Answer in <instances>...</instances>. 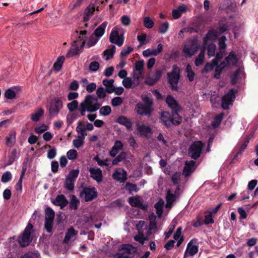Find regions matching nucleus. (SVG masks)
Returning a JSON list of instances; mask_svg holds the SVG:
<instances>
[{"mask_svg":"<svg viewBox=\"0 0 258 258\" xmlns=\"http://www.w3.org/2000/svg\"><path fill=\"white\" fill-rule=\"evenodd\" d=\"M220 56L219 54H217L216 58L212 60V62L211 63V70L213 69L215 67V74L214 77L216 79L219 78L221 71L227 65L228 66H234L237 62V58L236 55L233 51L231 52L228 56L226 57L225 60L226 62L224 61L221 62L220 63Z\"/></svg>","mask_w":258,"mask_h":258,"instance_id":"1","label":"nucleus"},{"mask_svg":"<svg viewBox=\"0 0 258 258\" xmlns=\"http://www.w3.org/2000/svg\"><path fill=\"white\" fill-rule=\"evenodd\" d=\"M160 119L162 123L167 128H169L172 125L177 126L182 120V117L179 114H170L168 111L162 112L160 116Z\"/></svg>","mask_w":258,"mask_h":258,"instance_id":"2","label":"nucleus"},{"mask_svg":"<svg viewBox=\"0 0 258 258\" xmlns=\"http://www.w3.org/2000/svg\"><path fill=\"white\" fill-rule=\"evenodd\" d=\"M75 32L77 34L79 33V36L72 44V47L74 48H72L70 50L72 55H76L79 53L80 50L84 47L86 40V30L81 31L79 32L78 30H76Z\"/></svg>","mask_w":258,"mask_h":258,"instance_id":"3","label":"nucleus"},{"mask_svg":"<svg viewBox=\"0 0 258 258\" xmlns=\"http://www.w3.org/2000/svg\"><path fill=\"white\" fill-rule=\"evenodd\" d=\"M33 231V225L29 222L24 231L18 238V242L22 247L28 246L32 240L31 234Z\"/></svg>","mask_w":258,"mask_h":258,"instance_id":"4","label":"nucleus"},{"mask_svg":"<svg viewBox=\"0 0 258 258\" xmlns=\"http://www.w3.org/2000/svg\"><path fill=\"white\" fill-rule=\"evenodd\" d=\"M167 76L171 90L178 91V83L180 78L179 70L178 67L174 66L173 71L171 73H168Z\"/></svg>","mask_w":258,"mask_h":258,"instance_id":"5","label":"nucleus"},{"mask_svg":"<svg viewBox=\"0 0 258 258\" xmlns=\"http://www.w3.org/2000/svg\"><path fill=\"white\" fill-rule=\"evenodd\" d=\"M204 144L200 141L193 142L188 150V154L192 159H197L201 155Z\"/></svg>","mask_w":258,"mask_h":258,"instance_id":"6","label":"nucleus"},{"mask_svg":"<svg viewBox=\"0 0 258 258\" xmlns=\"http://www.w3.org/2000/svg\"><path fill=\"white\" fill-rule=\"evenodd\" d=\"M62 107L63 103L60 98L51 99L48 108L49 116L50 117L57 116Z\"/></svg>","mask_w":258,"mask_h":258,"instance_id":"7","label":"nucleus"},{"mask_svg":"<svg viewBox=\"0 0 258 258\" xmlns=\"http://www.w3.org/2000/svg\"><path fill=\"white\" fill-rule=\"evenodd\" d=\"M210 224V211L207 210L204 212H201L197 217V220L192 222V226L198 228L203 224Z\"/></svg>","mask_w":258,"mask_h":258,"instance_id":"8","label":"nucleus"},{"mask_svg":"<svg viewBox=\"0 0 258 258\" xmlns=\"http://www.w3.org/2000/svg\"><path fill=\"white\" fill-rule=\"evenodd\" d=\"M209 40H210V30H209L207 31V34L204 38V41L206 44V49H203V50H202L200 54H199V55L198 56V57H197L195 59V64L197 67H199L200 65L202 64L204 62L205 50H207V54L208 56L210 57V45L207 44Z\"/></svg>","mask_w":258,"mask_h":258,"instance_id":"9","label":"nucleus"},{"mask_svg":"<svg viewBox=\"0 0 258 258\" xmlns=\"http://www.w3.org/2000/svg\"><path fill=\"white\" fill-rule=\"evenodd\" d=\"M199 47L198 41L197 38L190 40L184 46L183 52L186 55L190 56L195 54Z\"/></svg>","mask_w":258,"mask_h":258,"instance_id":"10","label":"nucleus"},{"mask_svg":"<svg viewBox=\"0 0 258 258\" xmlns=\"http://www.w3.org/2000/svg\"><path fill=\"white\" fill-rule=\"evenodd\" d=\"M79 171L78 170H72L69 173L64 182V187L70 191L74 188V182L78 176Z\"/></svg>","mask_w":258,"mask_h":258,"instance_id":"11","label":"nucleus"},{"mask_svg":"<svg viewBox=\"0 0 258 258\" xmlns=\"http://www.w3.org/2000/svg\"><path fill=\"white\" fill-rule=\"evenodd\" d=\"M84 196V201L86 202H90L96 198L98 192L94 187H85L80 192V196Z\"/></svg>","mask_w":258,"mask_h":258,"instance_id":"12","label":"nucleus"},{"mask_svg":"<svg viewBox=\"0 0 258 258\" xmlns=\"http://www.w3.org/2000/svg\"><path fill=\"white\" fill-rule=\"evenodd\" d=\"M109 41L110 43L115 44L118 46H121L123 43L124 39L122 37L119 36L118 28L114 27L109 36Z\"/></svg>","mask_w":258,"mask_h":258,"instance_id":"13","label":"nucleus"},{"mask_svg":"<svg viewBox=\"0 0 258 258\" xmlns=\"http://www.w3.org/2000/svg\"><path fill=\"white\" fill-rule=\"evenodd\" d=\"M231 23L228 22L222 21L220 22L219 27L217 30L211 29V39L212 38H217L220 34L226 31L227 28L230 27Z\"/></svg>","mask_w":258,"mask_h":258,"instance_id":"14","label":"nucleus"},{"mask_svg":"<svg viewBox=\"0 0 258 258\" xmlns=\"http://www.w3.org/2000/svg\"><path fill=\"white\" fill-rule=\"evenodd\" d=\"M135 110L136 113L140 115L150 116L154 110V108H150L142 103H138L136 105Z\"/></svg>","mask_w":258,"mask_h":258,"instance_id":"15","label":"nucleus"},{"mask_svg":"<svg viewBox=\"0 0 258 258\" xmlns=\"http://www.w3.org/2000/svg\"><path fill=\"white\" fill-rule=\"evenodd\" d=\"M166 102L171 108V112L174 114H178L181 108L177 101L171 95H168L166 98Z\"/></svg>","mask_w":258,"mask_h":258,"instance_id":"16","label":"nucleus"},{"mask_svg":"<svg viewBox=\"0 0 258 258\" xmlns=\"http://www.w3.org/2000/svg\"><path fill=\"white\" fill-rule=\"evenodd\" d=\"M235 99V95L233 90H230L222 98V106L223 109L228 108L229 105L232 104Z\"/></svg>","mask_w":258,"mask_h":258,"instance_id":"17","label":"nucleus"},{"mask_svg":"<svg viewBox=\"0 0 258 258\" xmlns=\"http://www.w3.org/2000/svg\"><path fill=\"white\" fill-rule=\"evenodd\" d=\"M90 177L96 180L97 183H100L103 180L102 171L99 168L91 167L89 169Z\"/></svg>","mask_w":258,"mask_h":258,"instance_id":"18","label":"nucleus"},{"mask_svg":"<svg viewBox=\"0 0 258 258\" xmlns=\"http://www.w3.org/2000/svg\"><path fill=\"white\" fill-rule=\"evenodd\" d=\"M52 203L57 206H59L61 209H63L68 204L69 202L63 195H58L56 196Z\"/></svg>","mask_w":258,"mask_h":258,"instance_id":"19","label":"nucleus"},{"mask_svg":"<svg viewBox=\"0 0 258 258\" xmlns=\"http://www.w3.org/2000/svg\"><path fill=\"white\" fill-rule=\"evenodd\" d=\"M196 162L194 160L186 161L183 170V174L185 176H188L195 170Z\"/></svg>","mask_w":258,"mask_h":258,"instance_id":"20","label":"nucleus"},{"mask_svg":"<svg viewBox=\"0 0 258 258\" xmlns=\"http://www.w3.org/2000/svg\"><path fill=\"white\" fill-rule=\"evenodd\" d=\"M199 250V247L197 245L191 244L190 241L187 245L186 250L184 253L183 258H187L188 256H194L197 254Z\"/></svg>","mask_w":258,"mask_h":258,"instance_id":"21","label":"nucleus"},{"mask_svg":"<svg viewBox=\"0 0 258 258\" xmlns=\"http://www.w3.org/2000/svg\"><path fill=\"white\" fill-rule=\"evenodd\" d=\"M116 122L125 126L128 131L132 130V122L130 119L124 116H119L116 121Z\"/></svg>","mask_w":258,"mask_h":258,"instance_id":"22","label":"nucleus"},{"mask_svg":"<svg viewBox=\"0 0 258 258\" xmlns=\"http://www.w3.org/2000/svg\"><path fill=\"white\" fill-rule=\"evenodd\" d=\"M123 145L121 141H116L114 142V146L112 147L109 152V155L111 157H115L118 153L120 150H122Z\"/></svg>","mask_w":258,"mask_h":258,"instance_id":"23","label":"nucleus"},{"mask_svg":"<svg viewBox=\"0 0 258 258\" xmlns=\"http://www.w3.org/2000/svg\"><path fill=\"white\" fill-rule=\"evenodd\" d=\"M107 24L108 22L104 21L94 30L93 34L96 37L99 39L103 36Z\"/></svg>","mask_w":258,"mask_h":258,"instance_id":"24","label":"nucleus"},{"mask_svg":"<svg viewBox=\"0 0 258 258\" xmlns=\"http://www.w3.org/2000/svg\"><path fill=\"white\" fill-rule=\"evenodd\" d=\"M114 81L113 79L107 80L104 79L102 81L103 85L105 87L104 88L107 93L110 94L114 92Z\"/></svg>","mask_w":258,"mask_h":258,"instance_id":"25","label":"nucleus"},{"mask_svg":"<svg viewBox=\"0 0 258 258\" xmlns=\"http://www.w3.org/2000/svg\"><path fill=\"white\" fill-rule=\"evenodd\" d=\"M126 172L122 169L121 172L115 171L112 174L113 178L120 182H124L126 179Z\"/></svg>","mask_w":258,"mask_h":258,"instance_id":"26","label":"nucleus"},{"mask_svg":"<svg viewBox=\"0 0 258 258\" xmlns=\"http://www.w3.org/2000/svg\"><path fill=\"white\" fill-rule=\"evenodd\" d=\"M16 132L11 131L6 137V145L8 147H12L16 143Z\"/></svg>","mask_w":258,"mask_h":258,"instance_id":"27","label":"nucleus"},{"mask_svg":"<svg viewBox=\"0 0 258 258\" xmlns=\"http://www.w3.org/2000/svg\"><path fill=\"white\" fill-rule=\"evenodd\" d=\"M77 234V231L75 230L73 227H70L66 233L65 236L63 240V242L66 243H68V242Z\"/></svg>","mask_w":258,"mask_h":258,"instance_id":"28","label":"nucleus"},{"mask_svg":"<svg viewBox=\"0 0 258 258\" xmlns=\"http://www.w3.org/2000/svg\"><path fill=\"white\" fill-rule=\"evenodd\" d=\"M177 196L175 194H173L170 190H168L166 195V208H171L173 203L175 201Z\"/></svg>","mask_w":258,"mask_h":258,"instance_id":"29","label":"nucleus"},{"mask_svg":"<svg viewBox=\"0 0 258 258\" xmlns=\"http://www.w3.org/2000/svg\"><path fill=\"white\" fill-rule=\"evenodd\" d=\"M44 114V110L42 108H38L36 111L31 114V119L33 121L37 122Z\"/></svg>","mask_w":258,"mask_h":258,"instance_id":"30","label":"nucleus"},{"mask_svg":"<svg viewBox=\"0 0 258 258\" xmlns=\"http://www.w3.org/2000/svg\"><path fill=\"white\" fill-rule=\"evenodd\" d=\"M80 204L79 200L77 198L76 196L72 195L71 197L69 208L71 210H76L78 209Z\"/></svg>","mask_w":258,"mask_h":258,"instance_id":"31","label":"nucleus"},{"mask_svg":"<svg viewBox=\"0 0 258 258\" xmlns=\"http://www.w3.org/2000/svg\"><path fill=\"white\" fill-rule=\"evenodd\" d=\"M18 151L16 149H13L11 154L8 156V162L7 163V165H12L15 160L18 158Z\"/></svg>","mask_w":258,"mask_h":258,"instance_id":"32","label":"nucleus"},{"mask_svg":"<svg viewBox=\"0 0 258 258\" xmlns=\"http://www.w3.org/2000/svg\"><path fill=\"white\" fill-rule=\"evenodd\" d=\"M115 50L116 47L114 45H110L109 48L106 49L103 52L104 55H106V60H108L113 57Z\"/></svg>","mask_w":258,"mask_h":258,"instance_id":"33","label":"nucleus"},{"mask_svg":"<svg viewBox=\"0 0 258 258\" xmlns=\"http://www.w3.org/2000/svg\"><path fill=\"white\" fill-rule=\"evenodd\" d=\"M64 59L63 56H60L57 58L56 61L53 64V67L55 71L58 72L61 70Z\"/></svg>","mask_w":258,"mask_h":258,"instance_id":"34","label":"nucleus"},{"mask_svg":"<svg viewBox=\"0 0 258 258\" xmlns=\"http://www.w3.org/2000/svg\"><path fill=\"white\" fill-rule=\"evenodd\" d=\"M76 131L78 133L80 134V136H78L79 138H82L83 139H84L87 134L85 133V127L82 122H79L78 125L76 128Z\"/></svg>","mask_w":258,"mask_h":258,"instance_id":"35","label":"nucleus"},{"mask_svg":"<svg viewBox=\"0 0 258 258\" xmlns=\"http://www.w3.org/2000/svg\"><path fill=\"white\" fill-rule=\"evenodd\" d=\"M126 153L125 152H121L118 156H117L112 161L113 165H118V163L125 160L126 158Z\"/></svg>","mask_w":258,"mask_h":258,"instance_id":"36","label":"nucleus"},{"mask_svg":"<svg viewBox=\"0 0 258 258\" xmlns=\"http://www.w3.org/2000/svg\"><path fill=\"white\" fill-rule=\"evenodd\" d=\"M45 219L54 220L55 213L50 207H48L45 210Z\"/></svg>","mask_w":258,"mask_h":258,"instance_id":"37","label":"nucleus"},{"mask_svg":"<svg viewBox=\"0 0 258 258\" xmlns=\"http://www.w3.org/2000/svg\"><path fill=\"white\" fill-rule=\"evenodd\" d=\"M144 67V61L143 60H138L135 63V70L138 72L137 74H142Z\"/></svg>","mask_w":258,"mask_h":258,"instance_id":"38","label":"nucleus"},{"mask_svg":"<svg viewBox=\"0 0 258 258\" xmlns=\"http://www.w3.org/2000/svg\"><path fill=\"white\" fill-rule=\"evenodd\" d=\"M141 202L140 197L138 196L132 197L128 199V203L132 207L138 208Z\"/></svg>","mask_w":258,"mask_h":258,"instance_id":"39","label":"nucleus"},{"mask_svg":"<svg viewBox=\"0 0 258 258\" xmlns=\"http://www.w3.org/2000/svg\"><path fill=\"white\" fill-rule=\"evenodd\" d=\"M90 102L88 99H84V100L81 103L80 105V112L81 116H84L85 115V112L88 111L87 106L86 104H89Z\"/></svg>","mask_w":258,"mask_h":258,"instance_id":"40","label":"nucleus"},{"mask_svg":"<svg viewBox=\"0 0 258 258\" xmlns=\"http://www.w3.org/2000/svg\"><path fill=\"white\" fill-rule=\"evenodd\" d=\"M185 72L187 73V77L188 78L189 81L192 82V81H194L195 74L194 72L192 70L191 67L189 64H188L186 66Z\"/></svg>","mask_w":258,"mask_h":258,"instance_id":"41","label":"nucleus"},{"mask_svg":"<svg viewBox=\"0 0 258 258\" xmlns=\"http://www.w3.org/2000/svg\"><path fill=\"white\" fill-rule=\"evenodd\" d=\"M106 93L105 89L102 86H99L96 92L97 96L100 99H104L106 97Z\"/></svg>","mask_w":258,"mask_h":258,"instance_id":"42","label":"nucleus"},{"mask_svg":"<svg viewBox=\"0 0 258 258\" xmlns=\"http://www.w3.org/2000/svg\"><path fill=\"white\" fill-rule=\"evenodd\" d=\"M223 117V113H221L216 115L212 121V125L214 128H217L220 124Z\"/></svg>","mask_w":258,"mask_h":258,"instance_id":"43","label":"nucleus"},{"mask_svg":"<svg viewBox=\"0 0 258 258\" xmlns=\"http://www.w3.org/2000/svg\"><path fill=\"white\" fill-rule=\"evenodd\" d=\"M162 72L160 70H156L153 79L151 80V82L149 83L150 85H153L155 84L161 77Z\"/></svg>","mask_w":258,"mask_h":258,"instance_id":"44","label":"nucleus"},{"mask_svg":"<svg viewBox=\"0 0 258 258\" xmlns=\"http://www.w3.org/2000/svg\"><path fill=\"white\" fill-rule=\"evenodd\" d=\"M53 226V220L45 219L44 228L48 233H52Z\"/></svg>","mask_w":258,"mask_h":258,"instance_id":"45","label":"nucleus"},{"mask_svg":"<svg viewBox=\"0 0 258 258\" xmlns=\"http://www.w3.org/2000/svg\"><path fill=\"white\" fill-rule=\"evenodd\" d=\"M138 73L135 72V71H134L133 72V82L134 83V87H136L138 86L141 81V78L142 74H137Z\"/></svg>","mask_w":258,"mask_h":258,"instance_id":"46","label":"nucleus"},{"mask_svg":"<svg viewBox=\"0 0 258 258\" xmlns=\"http://www.w3.org/2000/svg\"><path fill=\"white\" fill-rule=\"evenodd\" d=\"M142 99L144 103H143L144 105L149 106L150 108H154L153 101L152 98L147 95H145L142 96Z\"/></svg>","mask_w":258,"mask_h":258,"instance_id":"47","label":"nucleus"},{"mask_svg":"<svg viewBox=\"0 0 258 258\" xmlns=\"http://www.w3.org/2000/svg\"><path fill=\"white\" fill-rule=\"evenodd\" d=\"M90 98H91L90 96L86 95L85 98V99H88L89 100V102H90V103L89 104H86L87 106L88 111L92 113L96 111L97 110V109L94 106L92 102H91Z\"/></svg>","mask_w":258,"mask_h":258,"instance_id":"48","label":"nucleus"},{"mask_svg":"<svg viewBox=\"0 0 258 258\" xmlns=\"http://www.w3.org/2000/svg\"><path fill=\"white\" fill-rule=\"evenodd\" d=\"M111 112V108L109 106L106 105L100 108L99 113L103 116L108 115Z\"/></svg>","mask_w":258,"mask_h":258,"instance_id":"49","label":"nucleus"},{"mask_svg":"<svg viewBox=\"0 0 258 258\" xmlns=\"http://www.w3.org/2000/svg\"><path fill=\"white\" fill-rule=\"evenodd\" d=\"M226 40L227 39L225 36L220 37L218 39L219 48L221 51L224 50L226 48V44H225Z\"/></svg>","mask_w":258,"mask_h":258,"instance_id":"50","label":"nucleus"},{"mask_svg":"<svg viewBox=\"0 0 258 258\" xmlns=\"http://www.w3.org/2000/svg\"><path fill=\"white\" fill-rule=\"evenodd\" d=\"M16 96V92L11 89H8L5 91V97L8 99H13Z\"/></svg>","mask_w":258,"mask_h":258,"instance_id":"51","label":"nucleus"},{"mask_svg":"<svg viewBox=\"0 0 258 258\" xmlns=\"http://www.w3.org/2000/svg\"><path fill=\"white\" fill-rule=\"evenodd\" d=\"M125 188L126 190H128L130 193H131L132 191L138 192L139 190L136 184H133L130 182H127L125 184Z\"/></svg>","mask_w":258,"mask_h":258,"instance_id":"52","label":"nucleus"},{"mask_svg":"<svg viewBox=\"0 0 258 258\" xmlns=\"http://www.w3.org/2000/svg\"><path fill=\"white\" fill-rule=\"evenodd\" d=\"M95 10V7L94 5H89L84 11V15L91 17Z\"/></svg>","mask_w":258,"mask_h":258,"instance_id":"53","label":"nucleus"},{"mask_svg":"<svg viewBox=\"0 0 258 258\" xmlns=\"http://www.w3.org/2000/svg\"><path fill=\"white\" fill-rule=\"evenodd\" d=\"M138 131L139 132L144 135L145 134L151 133V129L149 126H147L144 124H142L138 127Z\"/></svg>","mask_w":258,"mask_h":258,"instance_id":"54","label":"nucleus"},{"mask_svg":"<svg viewBox=\"0 0 258 258\" xmlns=\"http://www.w3.org/2000/svg\"><path fill=\"white\" fill-rule=\"evenodd\" d=\"M122 83L123 86L125 88L129 89L132 87H134V83L132 81V80L130 78H125L124 79H123Z\"/></svg>","mask_w":258,"mask_h":258,"instance_id":"55","label":"nucleus"},{"mask_svg":"<svg viewBox=\"0 0 258 258\" xmlns=\"http://www.w3.org/2000/svg\"><path fill=\"white\" fill-rule=\"evenodd\" d=\"M12 175L10 171H7L5 172L1 178L2 182L4 183H6L12 179Z\"/></svg>","mask_w":258,"mask_h":258,"instance_id":"56","label":"nucleus"},{"mask_svg":"<svg viewBox=\"0 0 258 258\" xmlns=\"http://www.w3.org/2000/svg\"><path fill=\"white\" fill-rule=\"evenodd\" d=\"M144 24L145 27L150 29L153 27L154 25V22L149 17L145 18L144 20Z\"/></svg>","mask_w":258,"mask_h":258,"instance_id":"57","label":"nucleus"},{"mask_svg":"<svg viewBox=\"0 0 258 258\" xmlns=\"http://www.w3.org/2000/svg\"><path fill=\"white\" fill-rule=\"evenodd\" d=\"M68 158L70 160H74L78 156L77 151L74 149L70 150L67 153Z\"/></svg>","mask_w":258,"mask_h":258,"instance_id":"58","label":"nucleus"},{"mask_svg":"<svg viewBox=\"0 0 258 258\" xmlns=\"http://www.w3.org/2000/svg\"><path fill=\"white\" fill-rule=\"evenodd\" d=\"M99 67L100 64L98 61H93L90 63L89 69L91 72H95L99 69Z\"/></svg>","mask_w":258,"mask_h":258,"instance_id":"59","label":"nucleus"},{"mask_svg":"<svg viewBox=\"0 0 258 258\" xmlns=\"http://www.w3.org/2000/svg\"><path fill=\"white\" fill-rule=\"evenodd\" d=\"M67 106L70 111L73 112L78 108V102L77 100H73L69 103Z\"/></svg>","mask_w":258,"mask_h":258,"instance_id":"60","label":"nucleus"},{"mask_svg":"<svg viewBox=\"0 0 258 258\" xmlns=\"http://www.w3.org/2000/svg\"><path fill=\"white\" fill-rule=\"evenodd\" d=\"M93 160L97 162L98 165L100 166H108V164L107 162L108 161V159H106L105 160H102L98 155L94 157Z\"/></svg>","mask_w":258,"mask_h":258,"instance_id":"61","label":"nucleus"},{"mask_svg":"<svg viewBox=\"0 0 258 258\" xmlns=\"http://www.w3.org/2000/svg\"><path fill=\"white\" fill-rule=\"evenodd\" d=\"M168 29L169 23L167 22H165L160 26L159 32L161 34H164L168 31Z\"/></svg>","mask_w":258,"mask_h":258,"instance_id":"62","label":"nucleus"},{"mask_svg":"<svg viewBox=\"0 0 258 258\" xmlns=\"http://www.w3.org/2000/svg\"><path fill=\"white\" fill-rule=\"evenodd\" d=\"M98 38H95L93 35H91L87 44V47L89 48L95 45L98 42Z\"/></svg>","mask_w":258,"mask_h":258,"instance_id":"63","label":"nucleus"},{"mask_svg":"<svg viewBox=\"0 0 258 258\" xmlns=\"http://www.w3.org/2000/svg\"><path fill=\"white\" fill-rule=\"evenodd\" d=\"M84 140L82 138H79L78 139H75L73 140V145L74 146L78 149L81 146H82L84 143Z\"/></svg>","mask_w":258,"mask_h":258,"instance_id":"64","label":"nucleus"}]
</instances>
